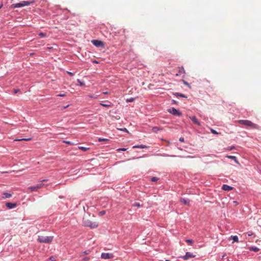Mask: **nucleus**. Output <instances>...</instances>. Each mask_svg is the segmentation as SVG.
<instances>
[{
    "instance_id": "6e6552de",
    "label": "nucleus",
    "mask_w": 261,
    "mask_h": 261,
    "mask_svg": "<svg viewBox=\"0 0 261 261\" xmlns=\"http://www.w3.org/2000/svg\"><path fill=\"white\" fill-rule=\"evenodd\" d=\"M101 257L102 258L105 259H110L113 258L114 257V255L112 253H102L101 254Z\"/></svg>"
},
{
    "instance_id": "473e14b6",
    "label": "nucleus",
    "mask_w": 261,
    "mask_h": 261,
    "mask_svg": "<svg viewBox=\"0 0 261 261\" xmlns=\"http://www.w3.org/2000/svg\"><path fill=\"white\" fill-rule=\"evenodd\" d=\"M64 143L67 144H69V145H73V143H71V142L70 141H64Z\"/></svg>"
},
{
    "instance_id": "aec40b11",
    "label": "nucleus",
    "mask_w": 261,
    "mask_h": 261,
    "mask_svg": "<svg viewBox=\"0 0 261 261\" xmlns=\"http://www.w3.org/2000/svg\"><path fill=\"white\" fill-rule=\"evenodd\" d=\"M231 238L234 242H238V238L237 236H231Z\"/></svg>"
},
{
    "instance_id": "49530a36",
    "label": "nucleus",
    "mask_w": 261,
    "mask_h": 261,
    "mask_svg": "<svg viewBox=\"0 0 261 261\" xmlns=\"http://www.w3.org/2000/svg\"><path fill=\"white\" fill-rule=\"evenodd\" d=\"M69 107V105H68V106H65V107H64V108H67V107Z\"/></svg>"
},
{
    "instance_id": "f257e3e1",
    "label": "nucleus",
    "mask_w": 261,
    "mask_h": 261,
    "mask_svg": "<svg viewBox=\"0 0 261 261\" xmlns=\"http://www.w3.org/2000/svg\"><path fill=\"white\" fill-rule=\"evenodd\" d=\"M93 217L90 214L85 215L83 219V225L91 229L97 228L98 226V222L96 221H93Z\"/></svg>"
},
{
    "instance_id": "b1692460",
    "label": "nucleus",
    "mask_w": 261,
    "mask_h": 261,
    "mask_svg": "<svg viewBox=\"0 0 261 261\" xmlns=\"http://www.w3.org/2000/svg\"><path fill=\"white\" fill-rule=\"evenodd\" d=\"M38 35L41 37H45L46 36V34L45 33H39Z\"/></svg>"
},
{
    "instance_id": "6ab92c4d",
    "label": "nucleus",
    "mask_w": 261,
    "mask_h": 261,
    "mask_svg": "<svg viewBox=\"0 0 261 261\" xmlns=\"http://www.w3.org/2000/svg\"><path fill=\"white\" fill-rule=\"evenodd\" d=\"M98 142L104 141V142H108L110 141V140L108 139H103V138H100L98 139Z\"/></svg>"
},
{
    "instance_id": "ddd939ff",
    "label": "nucleus",
    "mask_w": 261,
    "mask_h": 261,
    "mask_svg": "<svg viewBox=\"0 0 261 261\" xmlns=\"http://www.w3.org/2000/svg\"><path fill=\"white\" fill-rule=\"evenodd\" d=\"M222 188L223 190L226 191H229L233 189V187H230L227 185H223Z\"/></svg>"
},
{
    "instance_id": "9d476101",
    "label": "nucleus",
    "mask_w": 261,
    "mask_h": 261,
    "mask_svg": "<svg viewBox=\"0 0 261 261\" xmlns=\"http://www.w3.org/2000/svg\"><path fill=\"white\" fill-rule=\"evenodd\" d=\"M17 204L16 203L7 202L6 206L9 209H12L16 206Z\"/></svg>"
},
{
    "instance_id": "0eeeda50",
    "label": "nucleus",
    "mask_w": 261,
    "mask_h": 261,
    "mask_svg": "<svg viewBox=\"0 0 261 261\" xmlns=\"http://www.w3.org/2000/svg\"><path fill=\"white\" fill-rule=\"evenodd\" d=\"M92 43L93 45L96 46V47H103L104 43L102 41L98 40H94L92 41Z\"/></svg>"
},
{
    "instance_id": "e433bc0d",
    "label": "nucleus",
    "mask_w": 261,
    "mask_h": 261,
    "mask_svg": "<svg viewBox=\"0 0 261 261\" xmlns=\"http://www.w3.org/2000/svg\"><path fill=\"white\" fill-rule=\"evenodd\" d=\"M179 141L183 142H184V138L182 137H181L179 138Z\"/></svg>"
},
{
    "instance_id": "5701e85b",
    "label": "nucleus",
    "mask_w": 261,
    "mask_h": 261,
    "mask_svg": "<svg viewBox=\"0 0 261 261\" xmlns=\"http://www.w3.org/2000/svg\"><path fill=\"white\" fill-rule=\"evenodd\" d=\"M210 130H211V133H213V134H216V135L219 134V133L217 132H216L215 130H214L213 128H210Z\"/></svg>"
},
{
    "instance_id": "ea45409f",
    "label": "nucleus",
    "mask_w": 261,
    "mask_h": 261,
    "mask_svg": "<svg viewBox=\"0 0 261 261\" xmlns=\"http://www.w3.org/2000/svg\"><path fill=\"white\" fill-rule=\"evenodd\" d=\"M19 91V89H14V93H17V92H18Z\"/></svg>"
},
{
    "instance_id": "f704fd0d",
    "label": "nucleus",
    "mask_w": 261,
    "mask_h": 261,
    "mask_svg": "<svg viewBox=\"0 0 261 261\" xmlns=\"http://www.w3.org/2000/svg\"><path fill=\"white\" fill-rule=\"evenodd\" d=\"M66 94H58L57 96H61V97H64V96H66Z\"/></svg>"
},
{
    "instance_id": "c9c22d12",
    "label": "nucleus",
    "mask_w": 261,
    "mask_h": 261,
    "mask_svg": "<svg viewBox=\"0 0 261 261\" xmlns=\"http://www.w3.org/2000/svg\"><path fill=\"white\" fill-rule=\"evenodd\" d=\"M89 260V257H86L83 258L84 261H88Z\"/></svg>"
},
{
    "instance_id": "20e7f679",
    "label": "nucleus",
    "mask_w": 261,
    "mask_h": 261,
    "mask_svg": "<svg viewBox=\"0 0 261 261\" xmlns=\"http://www.w3.org/2000/svg\"><path fill=\"white\" fill-rule=\"evenodd\" d=\"M35 3L34 1H21L20 3L13 4L12 6L13 8H20L26 6H29L31 4H32Z\"/></svg>"
},
{
    "instance_id": "f8f14e48",
    "label": "nucleus",
    "mask_w": 261,
    "mask_h": 261,
    "mask_svg": "<svg viewBox=\"0 0 261 261\" xmlns=\"http://www.w3.org/2000/svg\"><path fill=\"white\" fill-rule=\"evenodd\" d=\"M12 196V194H11V193H7V192H5V193H3L2 194V198L3 199H6V198H9L10 197H11Z\"/></svg>"
},
{
    "instance_id": "72a5a7b5",
    "label": "nucleus",
    "mask_w": 261,
    "mask_h": 261,
    "mask_svg": "<svg viewBox=\"0 0 261 261\" xmlns=\"http://www.w3.org/2000/svg\"><path fill=\"white\" fill-rule=\"evenodd\" d=\"M100 215H103L106 214V211H103L99 212Z\"/></svg>"
},
{
    "instance_id": "393cba45",
    "label": "nucleus",
    "mask_w": 261,
    "mask_h": 261,
    "mask_svg": "<svg viewBox=\"0 0 261 261\" xmlns=\"http://www.w3.org/2000/svg\"><path fill=\"white\" fill-rule=\"evenodd\" d=\"M77 82L79 83V85L80 86H84L85 85L84 83L82 82L80 80L78 79L77 80Z\"/></svg>"
},
{
    "instance_id": "bb28decb",
    "label": "nucleus",
    "mask_w": 261,
    "mask_h": 261,
    "mask_svg": "<svg viewBox=\"0 0 261 261\" xmlns=\"http://www.w3.org/2000/svg\"><path fill=\"white\" fill-rule=\"evenodd\" d=\"M158 178L156 177H152L151 178V180L152 181H153V182H155V181H158Z\"/></svg>"
},
{
    "instance_id": "7c9ffc66",
    "label": "nucleus",
    "mask_w": 261,
    "mask_h": 261,
    "mask_svg": "<svg viewBox=\"0 0 261 261\" xmlns=\"http://www.w3.org/2000/svg\"><path fill=\"white\" fill-rule=\"evenodd\" d=\"M119 129L121 130V131H124V132H126L127 133H128V130H127V129L126 128H120Z\"/></svg>"
},
{
    "instance_id": "37998d69",
    "label": "nucleus",
    "mask_w": 261,
    "mask_h": 261,
    "mask_svg": "<svg viewBox=\"0 0 261 261\" xmlns=\"http://www.w3.org/2000/svg\"><path fill=\"white\" fill-rule=\"evenodd\" d=\"M50 259L51 260V261H54L55 260L54 258L53 257H50Z\"/></svg>"
},
{
    "instance_id": "c756f323",
    "label": "nucleus",
    "mask_w": 261,
    "mask_h": 261,
    "mask_svg": "<svg viewBox=\"0 0 261 261\" xmlns=\"http://www.w3.org/2000/svg\"><path fill=\"white\" fill-rule=\"evenodd\" d=\"M118 151H126V148H118L117 150Z\"/></svg>"
},
{
    "instance_id": "dca6fc26",
    "label": "nucleus",
    "mask_w": 261,
    "mask_h": 261,
    "mask_svg": "<svg viewBox=\"0 0 261 261\" xmlns=\"http://www.w3.org/2000/svg\"><path fill=\"white\" fill-rule=\"evenodd\" d=\"M32 140L31 138H23V139H15L14 141H28Z\"/></svg>"
},
{
    "instance_id": "2f4dec72",
    "label": "nucleus",
    "mask_w": 261,
    "mask_h": 261,
    "mask_svg": "<svg viewBox=\"0 0 261 261\" xmlns=\"http://www.w3.org/2000/svg\"><path fill=\"white\" fill-rule=\"evenodd\" d=\"M80 148L84 151L87 150V149H88V148L84 147H80Z\"/></svg>"
},
{
    "instance_id": "f03ea898",
    "label": "nucleus",
    "mask_w": 261,
    "mask_h": 261,
    "mask_svg": "<svg viewBox=\"0 0 261 261\" xmlns=\"http://www.w3.org/2000/svg\"><path fill=\"white\" fill-rule=\"evenodd\" d=\"M238 122L241 124L250 127L251 128H254V129H259V126L258 125H257L255 123H253L250 120H238Z\"/></svg>"
},
{
    "instance_id": "423d86ee",
    "label": "nucleus",
    "mask_w": 261,
    "mask_h": 261,
    "mask_svg": "<svg viewBox=\"0 0 261 261\" xmlns=\"http://www.w3.org/2000/svg\"><path fill=\"white\" fill-rule=\"evenodd\" d=\"M168 112L175 116H180L181 115V113L178 110L174 108L169 109Z\"/></svg>"
},
{
    "instance_id": "a878e982",
    "label": "nucleus",
    "mask_w": 261,
    "mask_h": 261,
    "mask_svg": "<svg viewBox=\"0 0 261 261\" xmlns=\"http://www.w3.org/2000/svg\"><path fill=\"white\" fill-rule=\"evenodd\" d=\"M133 206L140 207L141 205L139 203L135 202L133 205Z\"/></svg>"
},
{
    "instance_id": "4c0bfd02",
    "label": "nucleus",
    "mask_w": 261,
    "mask_h": 261,
    "mask_svg": "<svg viewBox=\"0 0 261 261\" xmlns=\"http://www.w3.org/2000/svg\"><path fill=\"white\" fill-rule=\"evenodd\" d=\"M67 73L70 75V76H73V73L72 72H69V71H67Z\"/></svg>"
},
{
    "instance_id": "f3484780",
    "label": "nucleus",
    "mask_w": 261,
    "mask_h": 261,
    "mask_svg": "<svg viewBox=\"0 0 261 261\" xmlns=\"http://www.w3.org/2000/svg\"><path fill=\"white\" fill-rule=\"evenodd\" d=\"M111 102H109V101H107V103H100V105L105 107H107V108H108V107H111Z\"/></svg>"
},
{
    "instance_id": "412c9836",
    "label": "nucleus",
    "mask_w": 261,
    "mask_h": 261,
    "mask_svg": "<svg viewBox=\"0 0 261 261\" xmlns=\"http://www.w3.org/2000/svg\"><path fill=\"white\" fill-rule=\"evenodd\" d=\"M175 95L182 97H187L184 94L179 93H175Z\"/></svg>"
},
{
    "instance_id": "79ce46f5",
    "label": "nucleus",
    "mask_w": 261,
    "mask_h": 261,
    "mask_svg": "<svg viewBox=\"0 0 261 261\" xmlns=\"http://www.w3.org/2000/svg\"><path fill=\"white\" fill-rule=\"evenodd\" d=\"M134 100V99L133 98H132L129 100H127V101H128V102H132Z\"/></svg>"
},
{
    "instance_id": "a18cd8bd",
    "label": "nucleus",
    "mask_w": 261,
    "mask_h": 261,
    "mask_svg": "<svg viewBox=\"0 0 261 261\" xmlns=\"http://www.w3.org/2000/svg\"><path fill=\"white\" fill-rule=\"evenodd\" d=\"M233 203H234V204H237L238 203L237 202L235 201H233Z\"/></svg>"
},
{
    "instance_id": "a19ab883",
    "label": "nucleus",
    "mask_w": 261,
    "mask_h": 261,
    "mask_svg": "<svg viewBox=\"0 0 261 261\" xmlns=\"http://www.w3.org/2000/svg\"><path fill=\"white\" fill-rule=\"evenodd\" d=\"M234 148V146H232V147H230V148H228L227 149V150H231L233 149Z\"/></svg>"
},
{
    "instance_id": "39448f33",
    "label": "nucleus",
    "mask_w": 261,
    "mask_h": 261,
    "mask_svg": "<svg viewBox=\"0 0 261 261\" xmlns=\"http://www.w3.org/2000/svg\"><path fill=\"white\" fill-rule=\"evenodd\" d=\"M47 180V179H43V180H41L40 182H42L43 181H46ZM45 185L44 184H43L42 183H40L35 186H31V187H29L28 188V190L29 192H33L34 191H38V190L42 188Z\"/></svg>"
},
{
    "instance_id": "c03bdc74",
    "label": "nucleus",
    "mask_w": 261,
    "mask_h": 261,
    "mask_svg": "<svg viewBox=\"0 0 261 261\" xmlns=\"http://www.w3.org/2000/svg\"><path fill=\"white\" fill-rule=\"evenodd\" d=\"M93 63H98V62H97V61H93Z\"/></svg>"
},
{
    "instance_id": "4468645a",
    "label": "nucleus",
    "mask_w": 261,
    "mask_h": 261,
    "mask_svg": "<svg viewBox=\"0 0 261 261\" xmlns=\"http://www.w3.org/2000/svg\"><path fill=\"white\" fill-rule=\"evenodd\" d=\"M180 202L185 204V205H189L190 203V200L188 199H185L184 198H180Z\"/></svg>"
},
{
    "instance_id": "7ed1b4c3",
    "label": "nucleus",
    "mask_w": 261,
    "mask_h": 261,
    "mask_svg": "<svg viewBox=\"0 0 261 261\" xmlns=\"http://www.w3.org/2000/svg\"><path fill=\"white\" fill-rule=\"evenodd\" d=\"M53 240V236H38L37 241L42 243H50Z\"/></svg>"
},
{
    "instance_id": "a211bd4d",
    "label": "nucleus",
    "mask_w": 261,
    "mask_h": 261,
    "mask_svg": "<svg viewBox=\"0 0 261 261\" xmlns=\"http://www.w3.org/2000/svg\"><path fill=\"white\" fill-rule=\"evenodd\" d=\"M249 250L251 251H253L254 252H257L259 251V248L256 247H251L249 248Z\"/></svg>"
},
{
    "instance_id": "58836bf2",
    "label": "nucleus",
    "mask_w": 261,
    "mask_h": 261,
    "mask_svg": "<svg viewBox=\"0 0 261 261\" xmlns=\"http://www.w3.org/2000/svg\"><path fill=\"white\" fill-rule=\"evenodd\" d=\"M89 251H86L83 252L82 253V254H89Z\"/></svg>"
},
{
    "instance_id": "c85d7f7f",
    "label": "nucleus",
    "mask_w": 261,
    "mask_h": 261,
    "mask_svg": "<svg viewBox=\"0 0 261 261\" xmlns=\"http://www.w3.org/2000/svg\"><path fill=\"white\" fill-rule=\"evenodd\" d=\"M227 157L229 159L236 160V157L234 156L228 155V156H227Z\"/></svg>"
},
{
    "instance_id": "4be33fe9",
    "label": "nucleus",
    "mask_w": 261,
    "mask_h": 261,
    "mask_svg": "<svg viewBox=\"0 0 261 261\" xmlns=\"http://www.w3.org/2000/svg\"><path fill=\"white\" fill-rule=\"evenodd\" d=\"M160 129L158 127H153L152 128V130L153 132L156 133L158 131L160 130Z\"/></svg>"
},
{
    "instance_id": "1a4fd4ad",
    "label": "nucleus",
    "mask_w": 261,
    "mask_h": 261,
    "mask_svg": "<svg viewBox=\"0 0 261 261\" xmlns=\"http://www.w3.org/2000/svg\"><path fill=\"white\" fill-rule=\"evenodd\" d=\"M194 257L195 255H194L193 253L188 252L186 253V255L182 257V258L184 259L185 260H187L189 258H193Z\"/></svg>"
},
{
    "instance_id": "9b49d317",
    "label": "nucleus",
    "mask_w": 261,
    "mask_h": 261,
    "mask_svg": "<svg viewBox=\"0 0 261 261\" xmlns=\"http://www.w3.org/2000/svg\"><path fill=\"white\" fill-rule=\"evenodd\" d=\"M190 119L194 123L198 126H200V123L198 121L197 118L195 116H190Z\"/></svg>"
},
{
    "instance_id": "cd10ccee",
    "label": "nucleus",
    "mask_w": 261,
    "mask_h": 261,
    "mask_svg": "<svg viewBox=\"0 0 261 261\" xmlns=\"http://www.w3.org/2000/svg\"><path fill=\"white\" fill-rule=\"evenodd\" d=\"M186 242L187 243H189L190 245H191L193 243V242L192 240H190V239L186 240Z\"/></svg>"
},
{
    "instance_id": "2eb2a0df",
    "label": "nucleus",
    "mask_w": 261,
    "mask_h": 261,
    "mask_svg": "<svg viewBox=\"0 0 261 261\" xmlns=\"http://www.w3.org/2000/svg\"><path fill=\"white\" fill-rule=\"evenodd\" d=\"M133 148H146L147 147L144 145H135L133 147Z\"/></svg>"
}]
</instances>
